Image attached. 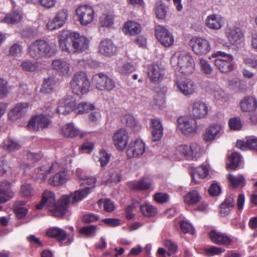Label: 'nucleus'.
I'll use <instances>...</instances> for the list:
<instances>
[{
	"label": "nucleus",
	"mask_w": 257,
	"mask_h": 257,
	"mask_svg": "<svg viewBox=\"0 0 257 257\" xmlns=\"http://www.w3.org/2000/svg\"><path fill=\"white\" fill-rule=\"evenodd\" d=\"M61 50L68 54L82 52L88 48L89 41L85 36L76 33L63 31L58 36Z\"/></svg>",
	"instance_id": "f257e3e1"
},
{
	"label": "nucleus",
	"mask_w": 257,
	"mask_h": 257,
	"mask_svg": "<svg viewBox=\"0 0 257 257\" xmlns=\"http://www.w3.org/2000/svg\"><path fill=\"white\" fill-rule=\"evenodd\" d=\"M171 63L178 71L186 75L192 74L195 67L193 56L185 51L175 52L171 57Z\"/></svg>",
	"instance_id": "f03ea898"
},
{
	"label": "nucleus",
	"mask_w": 257,
	"mask_h": 257,
	"mask_svg": "<svg viewBox=\"0 0 257 257\" xmlns=\"http://www.w3.org/2000/svg\"><path fill=\"white\" fill-rule=\"evenodd\" d=\"M57 45L55 42L38 40L31 43L29 47L30 56L39 58L44 56H51L56 52Z\"/></svg>",
	"instance_id": "7ed1b4c3"
},
{
	"label": "nucleus",
	"mask_w": 257,
	"mask_h": 257,
	"mask_svg": "<svg viewBox=\"0 0 257 257\" xmlns=\"http://www.w3.org/2000/svg\"><path fill=\"white\" fill-rule=\"evenodd\" d=\"M70 87L74 94L82 96L89 91L90 82L86 74L82 71L76 72L70 82Z\"/></svg>",
	"instance_id": "20e7f679"
},
{
	"label": "nucleus",
	"mask_w": 257,
	"mask_h": 257,
	"mask_svg": "<svg viewBox=\"0 0 257 257\" xmlns=\"http://www.w3.org/2000/svg\"><path fill=\"white\" fill-rule=\"evenodd\" d=\"M76 101L71 95L62 98L57 108L53 105L47 104L43 108L44 111L49 115H52L56 111L59 114H67L70 112L75 107Z\"/></svg>",
	"instance_id": "39448f33"
},
{
	"label": "nucleus",
	"mask_w": 257,
	"mask_h": 257,
	"mask_svg": "<svg viewBox=\"0 0 257 257\" xmlns=\"http://www.w3.org/2000/svg\"><path fill=\"white\" fill-rule=\"evenodd\" d=\"M176 151L188 160H197L205 153L203 147L197 143L182 144L176 148Z\"/></svg>",
	"instance_id": "423d86ee"
},
{
	"label": "nucleus",
	"mask_w": 257,
	"mask_h": 257,
	"mask_svg": "<svg viewBox=\"0 0 257 257\" xmlns=\"http://www.w3.org/2000/svg\"><path fill=\"white\" fill-rule=\"evenodd\" d=\"M212 57H216L214 65L220 72L226 73L233 70L234 58L231 54L217 51L212 55Z\"/></svg>",
	"instance_id": "0eeeda50"
},
{
	"label": "nucleus",
	"mask_w": 257,
	"mask_h": 257,
	"mask_svg": "<svg viewBox=\"0 0 257 257\" xmlns=\"http://www.w3.org/2000/svg\"><path fill=\"white\" fill-rule=\"evenodd\" d=\"M177 123L178 129L185 136H193L197 132V123L193 117L188 116H180L178 118Z\"/></svg>",
	"instance_id": "6e6552de"
},
{
	"label": "nucleus",
	"mask_w": 257,
	"mask_h": 257,
	"mask_svg": "<svg viewBox=\"0 0 257 257\" xmlns=\"http://www.w3.org/2000/svg\"><path fill=\"white\" fill-rule=\"evenodd\" d=\"M89 188L85 187L84 189L75 191L69 195L63 196L58 202V207H69L71 204L76 203L86 197L89 193Z\"/></svg>",
	"instance_id": "1a4fd4ad"
},
{
	"label": "nucleus",
	"mask_w": 257,
	"mask_h": 257,
	"mask_svg": "<svg viewBox=\"0 0 257 257\" xmlns=\"http://www.w3.org/2000/svg\"><path fill=\"white\" fill-rule=\"evenodd\" d=\"M75 12L77 21L82 26H87L94 20L95 12L90 6H79L76 9Z\"/></svg>",
	"instance_id": "9d476101"
},
{
	"label": "nucleus",
	"mask_w": 257,
	"mask_h": 257,
	"mask_svg": "<svg viewBox=\"0 0 257 257\" xmlns=\"http://www.w3.org/2000/svg\"><path fill=\"white\" fill-rule=\"evenodd\" d=\"M224 123L216 122L205 128L203 139L206 143H212L224 133Z\"/></svg>",
	"instance_id": "9b49d317"
},
{
	"label": "nucleus",
	"mask_w": 257,
	"mask_h": 257,
	"mask_svg": "<svg viewBox=\"0 0 257 257\" xmlns=\"http://www.w3.org/2000/svg\"><path fill=\"white\" fill-rule=\"evenodd\" d=\"M192 51L198 55H205L211 50L209 42L200 37H193L189 42Z\"/></svg>",
	"instance_id": "f8f14e48"
},
{
	"label": "nucleus",
	"mask_w": 257,
	"mask_h": 257,
	"mask_svg": "<svg viewBox=\"0 0 257 257\" xmlns=\"http://www.w3.org/2000/svg\"><path fill=\"white\" fill-rule=\"evenodd\" d=\"M68 12L67 10L62 9L59 11L52 20H50L47 24V29L50 31L58 29L63 27L68 19Z\"/></svg>",
	"instance_id": "ddd939ff"
},
{
	"label": "nucleus",
	"mask_w": 257,
	"mask_h": 257,
	"mask_svg": "<svg viewBox=\"0 0 257 257\" xmlns=\"http://www.w3.org/2000/svg\"><path fill=\"white\" fill-rule=\"evenodd\" d=\"M60 199L55 202V195L50 190H46L42 194V199L40 202L36 204V209H43V208H52L55 207V209L65 208V207H58V202Z\"/></svg>",
	"instance_id": "4468645a"
},
{
	"label": "nucleus",
	"mask_w": 257,
	"mask_h": 257,
	"mask_svg": "<svg viewBox=\"0 0 257 257\" xmlns=\"http://www.w3.org/2000/svg\"><path fill=\"white\" fill-rule=\"evenodd\" d=\"M60 169L61 166L58 163L55 162L49 166H43L35 169L32 177L36 180L43 181L46 179L47 175L59 171Z\"/></svg>",
	"instance_id": "2eb2a0df"
},
{
	"label": "nucleus",
	"mask_w": 257,
	"mask_h": 257,
	"mask_svg": "<svg viewBox=\"0 0 257 257\" xmlns=\"http://www.w3.org/2000/svg\"><path fill=\"white\" fill-rule=\"evenodd\" d=\"M51 122V120L47 116L43 114L37 115L32 118L27 126L31 131H39L48 127Z\"/></svg>",
	"instance_id": "dca6fc26"
},
{
	"label": "nucleus",
	"mask_w": 257,
	"mask_h": 257,
	"mask_svg": "<svg viewBox=\"0 0 257 257\" xmlns=\"http://www.w3.org/2000/svg\"><path fill=\"white\" fill-rule=\"evenodd\" d=\"M129 136L127 131L123 128L117 130L112 136L113 143L116 148L123 151L128 144Z\"/></svg>",
	"instance_id": "f3484780"
},
{
	"label": "nucleus",
	"mask_w": 257,
	"mask_h": 257,
	"mask_svg": "<svg viewBox=\"0 0 257 257\" xmlns=\"http://www.w3.org/2000/svg\"><path fill=\"white\" fill-rule=\"evenodd\" d=\"M92 82L96 88L100 90H111L115 86L114 82L107 76L103 74H98L92 78Z\"/></svg>",
	"instance_id": "a211bd4d"
},
{
	"label": "nucleus",
	"mask_w": 257,
	"mask_h": 257,
	"mask_svg": "<svg viewBox=\"0 0 257 257\" xmlns=\"http://www.w3.org/2000/svg\"><path fill=\"white\" fill-rule=\"evenodd\" d=\"M190 111L194 119L203 118L207 115L209 107L205 102L196 100L192 103Z\"/></svg>",
	"instance_id": "6ab92c4d"
},
{
	"label": "nucleus",
	"mask_w": 257,
	"mask_h": 257,
	"mask_svg": "<svg viewBox=\"0 0 257 257\" xmlns=\"http://www.w3.org/2000/svg\"><path fill=\"white\" fill-rule=\"evenodd\" d=\"M146 151L145 143L141 140L137 139L130 143L126 151L128 158L138 157L142 156Z\"/></svg>",
	"instance_id": "aec40b11"
},
{
	"label": "nucleus",
	"mask_w": 257,
	"mask_h": 257,
	"mask_svg": "<svg viewBox=\"0 0 257 257\" xmlns=\"http://www.w3.org/2000/svg\"><path fill=\"white\" fill-rule=\"evenodd\" d=\"M156 36L158 40L164 47H170L174 43V38L172 33L163 27L158 26L156 28Z\"/></svg>",
	"instance_id": "412c9836"
},
{
	"label": "nucleus",
	"mask_w": 257,
	"mask_h": 257,
	"mask_svg": "<svg viewBox=\"0 0 257 257\" xmlns=\"http://www.w3.org/2000/svg\"><path fill=\"white\" fill-rule=\"evenodd\" d=\"M204 25L210 30L218 31L222 29L223 26V19L220 15L211 14L206 17Z\"/></svg>",
	"instance_id": "4be33fe9"
},
{
	"label": "nucleus",
	"mask_w": 257,
	"mask_h": 257,
	"mask_svg": "<svg viewBox=\"0 0 257 257\" xmlns=\"http://www.w3.org/2000/svg\"><path fill=\"white\" fill-rule=\"evenodd\" d=\"M178 90L185 96H189L195 93L196 86L195 83L190 79L179 80L176 82Z\"/></svg>",
	"instance_id": "5701e85b"
},
{
	"label": "nucleus",
	"mask_w": 257,
	"mask_h": 257,
	"mask_svg": "<svg viewBox=\"0 0 257 257\" xmlns=\"http://www.w3.org/2000/svg\"><path fill=\"white\" fill-rule=\"evenodd\" d=\"M225 34L229 42L232 45L237 46L243 41V34L238 28H228Z\"/></svg>",
	"instance_id": "b1692460"
},
{
	"label": "nucleus",
	"mask_w": 257,
	"mask_h": 257,
	"mask_svg": "<svg viewBox=\"0 0 257 257\" xmlns=\"http://www.w3.org/2000/svg\"><path fill=\"white\" fill-rule=\"evenodd\" d=\"M58 164L61 166V169L59 171H56L55 173H56L48 180L49 183L54 186H58L62 185L67 182L68 180V175L67 172L62 170L65 165L64 164Z\"/></svg>",
	"instance_id": "393cba45"
},
{
	"label": "nucleus",
	"mask_w": 257,
	"mask_h": 257,
	"mask_svg": "<svg viewBox=\"0 0 257 257\" xmlns=\"http://www.w3.org/2000/svg\"><path fill=\"white\" fill-rule=\"evenodd\" d=\"M189 173L192 177V180L195 184H198L199 183L198 179H203L208 175L209 169L206 166L202 165L197 168L190 167Z\"/></svg>",
	"instance_id": "a878e982"
},
{
	"label": "nucleus",
	"mask_w": 257,
	"mask_h": 257,
	"mask_svg": "<svg viewBox=\"0 0 257 257\" xmlns=\"http://www.w3.org/2000/svg\"><path fill=\"white\" fill-rule=\"evenodd\" d=\"M147 74L151 82H157L163 79L164 70L158 64H152L148 68Z\"/></svg>",
	"instance_id": "bb28decb"
},
{
	"label": "nucleus",
	"mask_w": 257,
	"mask_h": 257,
	"mask_svg": "<svg viewBox=\"0 0 257 257\" xmlns=\"http://www.w3.org/2000/svg\"><path fill=\"white\" fill-rule=\"evenodd\" d=\"M209 237L213 242L219 245L227 246L232 242L231 239L227 235L214 230L210 231Z\"/></svg>",
	"instance_id": "cd10ccee"
},
{
	"label": "nucleus",
	"mask_w": 257,
	"mask_h": 257,
	"mask_svg": "<svg viewBox=\"0 0 257 257\" xmlns=\"http://www.w3.org/2000/svg\"><path fill=\"white\" fill-rule=\"evenodd\" d=\"M151 130L152 140L154 142L160 141L163 135V127L161 120L157 118L151 119Z\"/></svg>",
	"instance_id": "c85d7f7f"
},
{
	"label": "nucleus",
	"mask_w": 257,
	"mask_h": 257,
	"mask_svg": "<svg viewBox=\"0 0 257 257\" xmlns=\"http://www.w3.org/2000/svg\"><path fill=\"white\" fill-rule=\"evenodd\" d=\"M29 104L27 103H20L16 104L9 111V118L12 121H15L20 118L25 112Z\"/></svg>",
	"instance_id": "c756f323"
},
{
	"label": "nucleus",
	"mask_w": 257,
	"mask_h": 257,
	"mask_svg": "<svg viewBox=\"0 0 257 257\" xmlns=\"http://www.w3.org/2000/svg\"><path fill=\"white\" fill-rule=\"evenodd\" d=\"M236 147L242 151L252 150L257 152V138L249 137L245 141L237 140Z\"/></svg>",
	"instance_id": "7c9ffc66"
},
{
	"label": "nucleus",
	"mask_w": 257,
	"mask_h": 257,
	"mask_svg": "<svg viewBox=\"0 0 257 257\" xmlns=\"http://www.w3.org/2000/svg\"><path fill=\"white\" fill-rule=\"evenodd\" d=\"M61 134L67 138H74L79 136L80 138L84 136V134L75 127L72 123H66L61 128Z\"/></svg>",
	"instance_id": "2f4dec72"
},
{
	"label": "nucleus",
	"mask_w": 257,
	"mask_h": 257,
	"mask_svg": "<svg viewBox=\"0 0 257 257\" xmlns=\"http://www.w3.org/2000/svg\"><path fill=\"white\" fill-rule=\"evenodd\" d=\"M99 51L101 54L110 56L115 54L116 47L111 40L106 39L100 42Z\"/></svg>",
	"instance_id": "473e14b6"
},
{
	"label": "nucleus",
	"mask_w": 257,
	"mask_h": 257,
	"mask_svg": "<svg viewBox=\"0 0 257 257\" xmlns=\"http://www.w3.org/2000/svg\"><path fill=\"white\" fill-rule=\"evenodd\" d=\"M240 108L244 112H253L257 108V100L252 96L244 97L240 102Z\"/></svg>",
	"instance_id": "72a5a7b5"
},
{
	"label": "nucleus",
	"mask_w": 257,
	"mask_h": 257,
	"mask_svg": "<svg viewBox=\"0 0 257 257\" xmlns=\"http://www.w3.org/2000/svg\"><path fill=\"white\" fill-rule=\"evenodd\" d=\"M52 66L63 76H69L71 74L70 64L66 61L56 59L53 61Z\"/></svg>",
	"instance_id": "f704fd0d"
},
{
	"label": "nucleus",
	"mask_w": 257,
	"mask_h": 257,
	"mask_svg": "<svg viewBox=\"0 0 257 257\" xmlns=\"http://www.w3.org/2000/svg\"><path fill=\"white\" fill-rule=\"evenodd\" d=\"M11 184L7 182H3L0 186V203H5L13 196V193L10 189Z\"/></svg>",
	"instance_id": "c9c22d12"
},
{
	"label": "nucleus",
	"mask_w": 257,
	"mask_h": 257,
	"mask_svg": "<svg viewBox=\"0 0 257 257\" xmlns=\"http://www.w3.org/2000/svg\"><path fill=\"white\" fill-rule=\"evenodd\" d=\"M122 31L125 35H135L141 31V26L137 22L128 21L124 25Z\"/></svg>",
	"instance_id": "e433bc0d"
},
{
	"label": "nucleus",
	"mask_w": 257,
	"mask_h": 257,
	"mask_svg": "<svg viewBox=\"0 0 257 257\" xmlns=\"http://www.w3.org/2000/svg\"><path fill=\"white\" fill-rule=\"evenodd\" d=\"M46 234L51 238H55L59 241H64L67 236L66 232L58 227H52L47 230Z\"/></svg>",
	"instance_id": "4c0bfd02"
},
{
	"label": "nucleus",
	"mask_w": 257,
	"mask_h": 257,
	"mask_svg": "<svg viewBox=\"0 0 257 257\" xmlns=\"http://www.w3.org/2000/svg\"><path fill=\"white\" fill-rule=\"evenodd\" d=\"M99 21L101 27L103 28H110L114 24V16L111 13L105 12L102 14Z\"/></svg>",
	"instance_id": "58836bf2"
},
{
	"label": "nucleus",
	"mask_w": 257,
	"mask_h": 257,
	"mask_svg": "<svg viewBox=\"0 0 257 257\" xmlns=\"http://www.w3.org/2000/svg\"><path fill=\"white\" fill-rule=\"evenodd\" d=\"M201 199V196L199 192L195 190L189 191L184 197L185 203L192 205L198 203Z\"/></svg>",
	"instance_id": "ea45409f"
},
{
	"label": "nucleus",
	"mask_w": 257,
	"mask_h": 257,
	"mask_svg": "<svg viewBox=\"0 0 257 257\" xmlns=\"http://www.w3.org/2000/svg\"><path fill=\"white\" fill-rule=\"evenodd\" d=\"M198 64L201 72L207 75H209L213 73V68L208 62L203 58H200L198 60Z\"/></svg>",
	"instance_id": "a19ab883"
},
{
	"label": "nucleus",
	"mask_w": 257,
	"mask_h": 257,
	"mask_svg": "<svg viewBox=\"0 0 257 257\" xmlns=\"http://www.w3.org/2000/svg\"><path fill=\"white\" fill-rule=\"evenodd\" d=\"M227 178L233 187H237L239 186H243L245 184V179L242 175L234 176L232 174H229Z\"/></svg>",
	"instance_id": "79ce46f5"
},
{
	"label": "nucleus",
	"mask_w": 257,
	"mask_h": 257,
	"mask_svg": "<svg viewBox=\"0 0 257 257\" xmlns=\"http://www.w3.org/2000/svg\"><path fill=\"white\" fill-rule=\"evenodd\" d=\"M97 230V226L91 225L81 228L79 231L80 233L84 235L87 237H93L96 235Z\"/></svg>",
	"instance_id": "37998d69"
},
{
	"label": "nucleus",
	"mask_w": 257,
	"mask_h": 257,
	"mask_svg": "<svg viewBox=\"0 0 257 257\" xmlns=\"http://www.w3.org/2000/svg\"><path fill=\"white\" fill-rule=\"evenodd\" d=\"M22 16L17 12H13L5 16L3 22L7 24H15L19 22Z\"/></svg>",
	"instance_id": "c03bdc74"
},
{
	"label": "nucleus",
	"mask_w": 257,
	"mask_h": 257,
	"mask_svg": "<svg viewBox=\"0 0 257 257\" xmlns=\"http://www.w3.org/2000/svg\"><path fill=\"white\" fill-rule=\"evenodd\" d=\"M55 84V81L51 78L45 79L40 89V91L43 93H49L52 91Z\"/></svg>",
	"instance_id": "a18cd8bd"
},
{
	"label": "nucleus",
	"mask_w": 257,
	"mask_h": 257,
	"mask_svg": "<svg viewBox=\"0 0 257 257\" xmlns=\"http://www.w3.org/2000/svg\"><path fill=\"white\" fill-rule=\"evenodd\" d=\"M165 99L164 94L156 95L151 101V105L155 109H162L164 106Z\"/></svg>",
	"instance_id": "49530a36"
},
{
	"label": "nucleus",
	"mask_w": 257,
	"mask_h": 257,
	"mask_svg": "<svg viewBox=\"0 0 257 257\" xmlns=\"http://www.w3.org/2000/svg\"><path fill=\"white\" fill-rule=\"evenodd\" d=\"M96 182V178L94 177L85 176L79 178L80 184L83 186H88L87 187L89 188V191L91 188L94 187Z\"/></svg>",
	"instance_id": "de8ad7c7"
},
{
	"label": "nucleus",
	"mask_w": 257,
	"mask_h": 257,
	"mask_svg": "<svg viewBox=\"0 0 257 257\" xmlns=\"http://www.w3.org/2000/svg\"><path fill=\"white\" fill-rule=\"evenodd\" d=\"M213 95L214 98L216 100L220 102H226L229 99L228 95L222 89H214L213 92Z\"/></svg>",
	"instance_id": "09e8293b"
},
{
	"label": "nucleus",
	"mask_w": 257,
	"mask_h": 257,
	"mask_svg": "<svg viewBox=\"0 0 257 257\" xmlns=\"http://www.w3.org/2000/svg\"><path fill=\"white\" fill-rule=\"evenodd\" d=\"M151 182L147 180H142L134 182L131 184V188L136 190H146L150 187Z\"/></svg>",
	"instance_id": "8fccbe9b"
},
{
	"label": "nucleus",
	"mask_w": 257,
	"mask_h": 257,
	"mask_svg": "<svg viewBox=\"0 0 257 257\" xmlns=\"http://www.w3.org/2000/svg\"><path fill=\"white\" fill-rule=\"evenodd\" d=\"M121 176L120 174L116 172H112L109 178L107 179L103 178L102 180V183L103 184L110 185L112 183H117L120 181Z\"/></svg>",
	"instance_id": "3c124183"
},
{
	"label": "nucleus",
	"mask_w": 257,
	"mask_h": 257,
	"mask_svg": "<svg viewBox=\"0 0 257 257\" xmlns=\"http://www.w3.org/2000/svg\"><path fill=\"white\" fill-rule=\"evenodd\" d=\"M229 127L232 131H239L242 127L240 118L234 117L231 118L228 122Z\"/></svg>",
	"instance_id": "603ef678"
},
{
	"label": "nucleus",
	"mask_w": 257,
	"mask_h": 257,
	"mask_svg": "<svg viewBox=\"0 0 257 257\" xmlns=\"http://www.w3.org/2000/svg\"><path fill=\"white\" fill-rule=\"evenodd\" d=\"M121 122L131 128H134L137 124V122L134 116L127 114L122 116Z\"/></svg>",
	"instance_id": "864d4df0"
},
{
	"label": "nucleus",
	"mask_w": 257,
	"mask_h": 257,
	"mask_svg": "<svg viewBox=\"0 0 257 257\" xmlns=\"http://www.w3.org/2000/svg\"><path fill=\"white\" fill-rule=\"evenodd\" d=\"M94 108V106L92 103L82 102L78 104L77 110L78 113H87L90 110H93Z\"/></svg>",
	"instance_id": "5fc2aeb1"
},
{
	"label": "nucleus",
	"mask_w": 257,
	"mask_h": 257,
	"mask_svg": "<svg viewBox=\"0 0 257 257\" xmlns=\"http://www.w3.org/2000/svg\"><path fill=\"white\" fill-rule=\"evenodd\" d=\"M20 147L19 143L13 139H8L4 142V147L5 149L13 151L18 149Z\"/></svg>",
	"instance_id": "6e6d98bb"
},
{
	"label": "nucleus",
	"mask_w": 257,
	"mask_h": 257,
	"mask_svg": "<svg viewBox=\"0 0 257 257\" xmlns=\"http://www.w3.org/2000/svg\"><path fill=\"white\" fill-rule=\"evenodd\" d=\"M98 205L99 208L103 209H114L115 207L114 203L109 199L102 198L98 201Z\"/></svg>",
	"instance_id": "4d7b16f0"
},
{
	"label": "nucleus",
	"mask_w": 257,
	"mask_h": 257,
	"mask_svg": "<svg viewBox=\"0 0 257 257\" xmlns=\"http://www.w3.org/2000/svg\"><path fill=\"white\" fill-rule=\"evenodd\" d=\"M22 69L26 71H34L37 69V65L36 63L31 61L25 60L21 64Z\"/></svg>",
	"instance_id": "13d9d810"
},
{
	"label": "nucleus",
	"mask_w": 257,
	"mask_h": 257,
	"mask_svg": "<svg viewBox=\"0 0 257 257\" xmlns=\"http://www.w3.org/2000/svg\"><path fill=\"white\" fill-rule=\"evenodd\" d=\"M140 207V209H152V206L148 202L139 203L137 201L134 200L131 205L128 206V209H134Z\"/></svg>",
	"instance_id": "bf43d9fd"
},
{
	"label": "nucleus",
	"mask_w": 257,
	"mask_h": 257,
	"mask_svg": "<svg viewBox=\"0 0 257 257\" xmlns=\"http://www.w3.org/2000/svg\"><path fill=\"white\" fill-rule=\"evenodd\" d=\"M167 14V8L163 5H157L155 8V14L159 19H163L165 18Z\"/></svg>",
	"instance_id": "052dcab7"
},
{
	"label": "nucleus",
	"mask_w": 257,
	"mask_h": 257,
	"mask_svg": "<svg viewBox=\"0 0 257 257\" xmlns=\"http://www.w3.org/2000/svg\"><path fill=\"white\" fill-rule=\"evenodd\" d=\"M241 157L239 154L236 152L232 153L229 158L230 164L229 167L234 169L238 165V163L240 161Z\"/></svg>",
	"instance_id": "680f3d73"
},
{
	"label": "nucleus",
	"mask_w": 257,
	"mask_h": 257,
	"mask_svg": "<svg viewBox=\"0 0 257 257\" xmlns=\"http://www.w3.org/2000/svg\"><path fill=\"white\" fill-rule=\"evenodd\" d=\"M110 155L104 150H101L99 152V161L101 167L106 166L109 162Z\"/></svg>",
	"instance_id": "e2e57ef3"
},
{
	"label": "nucleus",
	"mask_w": 257,
	"mask_h": 257,
	"mask_svg": "<svg viewBox=\"0 0 257 257\" xmlns=\"http://www.w3.org/2000/svg\"><path fill=\"white\" fill-rule=\"evenodd\" d=\"M165 245L168 250L167 254L169 256H171L176 252L177 245L175 242L171 240L167 239L165 241Z\"/></svg>",
	"instance_id": "0e129e2a"
},
{
	"label": "nucleus",
	"mask_w": 257,
	"mask_h": 257,
	"mask_svg": "<svg viewBox=\"0 0 257 257\" xmlns=\"http://www.w3.org/2000/svg\"><path fill=\"white\" fill-rule=\"evenodd\" d=\"M180 227L181 230L184 233H189L192 234L195 233V230L192 225L185 221L180 222Z\"/></svg>",
	"instance_id": "69168bd1"
},
{
	"label": "nucleus",
	"mask_w": 257,
	"mask_h": 257,
	"mask_svg": "<svg viewBox=\"0 0 257 257\" xmlns=\"http://www.w3.org/2000/svg\"><path fill=\"white\" fill-rule=\"evenodd\" d=\"M204 250L206 254L208 256L218 255L224 251V249L216 246H211L209 248L205 249Z\"/></svg>",
	"instance_id": "338daca9"
},
{
	"label": "nucleus",
	"mask_w": 257,
	"mask_h": 257,
	"mask_svg": "<svg viewBox=\"0 0 257 257\" xmlns=\"http://www.w3.org/2000/svg\"><path fill=\"white\" fill-rule=\"evenodd\" d=\"M33 188L28 183H24L22 185L21 190V194L25 197L30 198L32 196Z\"/></svg>",
	"instance_id": "774afa93"
}]
</instances>
